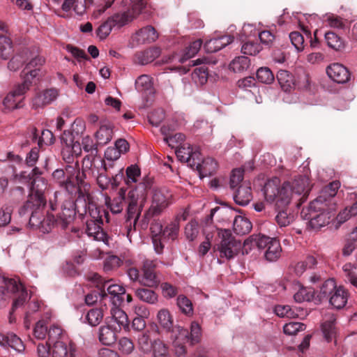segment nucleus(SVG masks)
<instances>
[{
	"mask_svg": "<svg viewBox=\"0 0 357 357\" xmlns=\"http://www.w3.org/2000/svg\"><path fill=\"white\" fill-rule=\"evenodd\" d=\"M280 181L278 177L268 180L264 187V194L268 202H276L279 207L287 206L291 200L300 197L297 202H304L311 190L310 180L305 176L294 179L292 183L285 182L280 186Z\"/></svg>",
	"mask_w": 357,
	"mask_h": 357,
	"instance_id": "f257e3e1",
	"label": "nucleus"
},
{
	"mask_svg": "<svg viewBox=\"0 0 357 357\" xmlns=\"http://www.w3.org/2000/svg\"><path fill=\"white\" fill-rule=\"evenodd\" d=\"M93 281L96 287H100L102 292L105 293L107 301H109L112 307L110 310L112 319L119 324L120 327L128 329L129 320L126 313L120 309L119 306L123 302V296L126 294V289L123 286L115 284L112 280H105L98 273L93 274Z\"/></svg>",
	"mask_w": 357,
	"mask_h": 357,
	"instance_id": "f03ea898",
	"label": "nucleus"
},
{
	"mask_svg": "<svg viewBox=\"0 0 357 357\" xmlns=\"http://www.w3.org/2000/svg\"><path fill=\"white\" fill-rule=\"evenodd\" d=\"M151 187V180L146 179L144 182L139 183L135 188L130 190L128 194V204L124 223L128 236L132 230L136 229L137 222L146 202L147 190Z\"/></svg>",
	"mask_w": 357,
	"mask_h": 357,
	"instance_id": "7ed1b4c3",
	"label": "nucleus"
},
{
	"mask_svg": "<svg viewBox=\"0 0 357 357\" xmlns=\"http://www.w3.org/2000/svg\"><path fill=\"white\" fill-rule=\"evenodd\" d=\"M13 303L10 312V322H13L12 314L28 299V293L24 285L17 278H3L0 280V307L7 305L11 298Z\"/></svg>",
	"mask_w": 357,
	"mask_h": 357,
	"instance_id": "20e7f679",
	"label": "nucleus"
},
{
	"mask_svg": "<svg viewBox=\"0 0 357 357\" xmlns=\"http://www.w3.org/2000/svg\"><path fill=\"white\" fill-rule=\"evenodd\" d=\"M92 167V157L86 155L83 159L82 169L80 172L79 169L78 161L75 162L74 165H68L65 168L66 182L62 181L64 185V190L69 194L75 193L79 188L88 186L84 181L88 176L93 174L91 168Z\"/></svg>",
	"mask_w": 357,
	"mask_h": 357,
	"instance_id": "39448f33",
	"label": "nucleus"
},
{
	"mask_svg": "<svg viewBox=\"0 0 357 357\" xmlns=\"http://www.w3.org/2000/svg\"><path fill=\"white\" fill-rule=\"evenodd\" d=\"M45 206H39L34 201L27 200L20 208L19 213L21 216L29 215V224L31 227L40 229L43 233H48L54 226L55 217L54 215L47 213L45 216L43 209Z\"/></svg>",
	"mask_w": 357,
	"mask_h": 357,
	"instance_id": "423d86ee",
	"label": "nucleus"
},
{
	"mask_svg": "<svg viewBox=\"0 0 357 357\" xmlns=\"http://www.w3.org/2000/svg\"><path fill=\"white\" fill-rule=\"evenodd\" d=\"M301 216L305 220H309L310 225L313 229H320L328 225L331 218V212L328 208L326 198L319 196L310 202L309 206L303 208Z\"/></svg>",
	"mask_w": 357,
	"mask_h": 357,
	"instance_id": "0eeeda50",
	"label": "nucleus"
},
{
	"mask_svg": "<svg viewBox=\"0 0 357 357\" xmlns=\"http://www.w3.org/2000/svg\"><path fill=\"white\" fill-rule=\"evenodd\" d=\"M172 194L166 188H158L154 190L152 204L146 211L141 220V227L146 229L149 220L160 215L162 211L171 204Z\"/></svg>",
	"mask_w": 357,
	"mask_h": 357,
	"instance_id": "6e6552de",
	"label": "nucleus"
},
{
	"mask_svg": "<svg viewBox=\"0 0 357 357\" xmlns=\"http://www.w3.org/2000/svg\"><path fill=\"white\" fill-rule=\"evenodd\" d=\"M89 185L88 186L79 188L75 193H77V197L75 201L73 202V208L81 219H84L86 215L90 218H98V211H101L89 192Z\"/></svg>",
	"mask_w": 357,
	"mask_h": 357,
	"instance_id": "1a4fd4ad",
	"label": "nucleus"
},
{
	"mask_svg": "<svg viewBox=\"0 0 357 357\" xmlns=\"http://www.w3.org/2000/svg\"><path fill=\"white\" fill-rule=\"evenodd\" d=\"M38 357H76L77 347L74 342L56 341L52 350L50 346L39 344L37 348Z\"/></svg>",
	"mask_w": 357,
	"mask_h": 357,
	"instance_id": "9d476101",
	"label": "nucleus"
},
{
	"mask_svg": "<svg viewBox=\"0 0 357 357\" xmlns=\"http://www.w3.org/2000/svg\"><path fill=\"white\" fill-rule=\"evenodd\" d=\"M218 236L221 238L220 243L218 245V250L221 258L229 260L238 255L241 243L235 239L229 229L218 230Z\"/></svg>",
	"mask_w": 357,
	"mask_h": 357,
	"instance_id": "9b49d317",
	"label": "nucleus"
},
{
	"mask_svg": "<svg viewBox=\"0 0 357 357\" xmlns=\"http://www.w3.org/2000/svg\"><path fill=\"white\" fill-rule=\"evenodd\" d=\"M45 63V59L40 56H36L31 59L22 71L21 76L23 83L29 86L36 85L40 80L42 75L40 67Z\"/></svg>",
	"mask_w": 357,
	"mask_h": 357,
	"instance_id": "f8f14e48",
	"label": "nucleus"
},
{
	"mask_svg": "<svg viewBox=\"0 0 357 357\" xmlns=\"http://www.w3.org/2000/svg\"><path fill=\"white\" fill-rule=\"evenodd\" d=\"M157 262L155 260L145 259L142 265V277L139 280L141 284L151 287L156 288L160 284V279L156 274L155 268Z\"/></svg>",
	"mask_w": 357,
	"mask_h": 357,
	"instance_id": "ddd939ff",
	"label": "nucleus"
},
{
	"mask_svg": "<svg viewBox=\"0 0 357 357\" xmlns=\"http://www.w3.org/2000/svg\"><path fill=\"white\" fill-rule=\"evenodd\" d=\"M104 214L107 222H109V213L105 210L98 211V218H90L86 222V232L89 236H93L97 241H103L105 237V233L102 228V215Z\"/></svg>",
	"mask_w": 357,
	"mask_h": 357,
	"instance_id": "4468645a",
	"label": "nucleus"
},
{
	"mask_svg": "<svg viewBox=\"0 0 357 357\" xmlns=\"http://www.w3.org/2000/svg\"><path fill=\"white\" fill-rule=\"evenodd\" d=\"M30 86L22 83L17 85L13 91L9 93L3 100V105L9 110L23 107V96L28 91Z\"/></svg>",
	"mask_w": 357,
	"mask_h": 357,
	"instance_id": "2eb2a0df",
	"label": "nucleus"
},
{
	"mask_svg": "<svg viewBox=\"0 0 357 357\" xmlns=\"http://www.w3.org/2000/svg\"><path fill=\"white\" fill-rule=\"evenodd\" d=\"M170 339L174 347L176 356L185 357L187 350L183 344L185 342H188V331L183 327H176L172 330Z\"/></svg>",
	"mask_w": 357,
	"mask_h": 357,
	"instance_id": "dca6fc26",
	"label": "nucleus"
},
{
	"mask_svg": "<svg viewBox=\"0 0 357 357\" xmlns=\"http://www.w3.org/2000/svg\"><path fill=\"white\" fill-rule=\"evenodd\" d=\"M47 189V181L43 178H33L31 181L30 194L28 200L36 202L39 206L46 205V199L44 196L45 190Z\"/></svg>",
	"mask_w": 357,
	"mask_h": 357,
	"instance_id": "f3484780",
	"label": "nucleus"
},
{
	"mask_svg": "<svg viewBox=\"0 0 357 357\" xmlns=\"http://www.w3.org/2000/svg\"><path fill=\"white\" fill-rule=\"evenodd\" d=\"M107 325L102 326L99 329V340L100 342L104 344L110 346L115 343L117 339L116 333L118 331H121V328H123L126 331L123 327H120L118 324L117 327H113L111 324V322L106 319ZM129 331V328L127 330Z\"/></svg>",
	"mask_w": 357,
	"mask_h": 357,
	"instance_id": "a211bd4d",
	"label": "nucleus"
},
{
	"mask_svg": "<svg viewBox=\"0 0 357 357\" xmlns=\"http://www.w3.org/2000/svg\"><path fill=\"white\" fill-rule=\"evenodd\" d=\"M328 76L334 82L339 84L347 82L350 79V73L347 68L339 63H334L326 68Z\"/></svg>",
	"mask_w": 357,
	"mask_h": 357,
	"instance_id": "6ab92c4d",
	"label": "nucleus"
},
{
	"mask_svg": "<svg viewBox=\"0 0 357 357\" xmlns=\"http://www.w3.org/2000/svg\"><path fill=\"white\" fill-rule=\"evenodd\" d=\"M77 213L73 208V202H66L61 208V212L55 218L54 225L66 229L74 220Z\"/></svg>",
	"mask_w": 357,
	"mask_h": 357,
	"instance_id": "aec40b11",
	"label": "nucleus"
},
{
	"mask_svg": "<svg viewBox=\"0 0 357 357\" xmlns=\"http://www.w3.org/2000/svg\"><path fill=\"white\" fill-rule=\"evenodd\" d=\"M233 191L234 199L238 205L245 206L252 199V189L249 183H243Z\"/></svg>",
	"mask_w": 357,
	"mask_h": 357,
	"instance_id": "412c9836",
	"label": "nucleus"
},
{
	"mask_svg": "<svg viewBox=\"0 0 357 357\" xmlns=\"http://www.w3.org/2000/svg\"><path fill=\"white\" fill-rule=\"evenodd\" d=\"M273 238H270L265 235L252 234L245 240L243 246L246 253L248 249L251 250L252 247L256 245L259 249H266L269 244L272 243Z\"/></svg>",
	"mask_w": 357,
	"mask_h": 357,
	"instance_id": "4be33fe9",
	"label": "nucleus"
},
{
	"mask_svg": "<svg viewBox=\"0 0 357 357\" xmlns=\"http://www.w3.org/2000/svg\"><path fill=\"white\" fill-rule=\"evenodd\" d=\"M85 129L84 123L81 120H75L72 124V130H65L61 137V140L62 143L65 144L66 147L72 143L79 137V134L82 133Z\"/></svg>",
	"mask_w": 357,
	"mask_h": 357,
	"instance_id": "5701e85b",
	"label": "nucleus"
},
{
	"mask_svg": "<svg viewBox=\"0 0 357 357\" xmlns=\"http://www.w3.org/2000/svg\"><path fill=\"white\" fill-rule=\"evenodd\" d=\"M59 95L58 90L56 89H49L38 94L32 101L33 107L35 109L43 107L50 104L57 98Z\"/></svg>",
	"mask_w": 357,
	"mask_h": 357,
	"instance_id": "b1692460",
	"label": "nucleus"
},
{
	"mask_svg": "<svg viewBox=\"0 0 357 357\" xmlns=\"http://www.w3.org/2000/svg\"><path fill=\"white\" fill-rule=\"evenodd\" d=\"M0 345L3 347H10L17 351L22 352L25 346L20 337L13 333H8L6 334L0 333Z\"/></svg>",
	"mask_w": 357,
	"mask_h": 357,
	"instance_id": "393cba45",
	"label": "nucleus"
},
{
	"mask_svg": "<svg viewBox=\"0 0 357 357\" xmlns=\"http://www.w3.org/2000/svg\"><path fill=\"white\" fill-rule=\"evenodd\" d=\"M113 135L112 126L108 121H100L99 129L96 132L95 137L97 139V144L105 145L109 143Z\"/></svg>",
	"mask_w": 357,
	"mask_h": 357,
	"instance_id": "a878e982",
	"label": "nucleus"
},
{
	"mask_svg": "<svg viewBox=\"0 0 357 357\" xmlns=\"http://www.w3.org/2000/svg\"><path fill=\"white\" fill-rule=\"evenodd\" d=\"M199 154V151H193L192 148L188 145L181 146L176 151V155L178 159L183 162H187L192 168L195 166V156Z\"/></svg>",
	"mask_w": 357,
	"mask_h": 357,
	"instance_id": "bb28decb",
	"label": "nucleus"
},
{
	"mask_svg": "<svg viewBox=\"0 0 357 357\" xmlns=\"http://www.w3.org/2000/svg\"><path fill=\"white\" fill-rule=\"evenodd\" d=\"M195 167L199 171L201 178L214 174L218 169V163L212 158H206L202 162H196Z\"/></svg>",
	"mask_w": 357,
	"mask_h": 357,
	"instance_id": "cd10ccee",
	"label": "nucleus"
},
{
	"mask_svg": "<svg viewBox=\"0 0 357 357\" xmlns=\"http://www.w3.org/2000/svg\"><path fill=\"white\" fill-rule=\"evenodd\" d=\"M347 299V291L343 287L340 286L336 287L328 301L335 308L341 309L345 306Z\"/></svg>",
	"mask_w": 357,
	"mask_h": 357,
	"instance_id": "c85d7f7f",
	"label": "nucleus"
},
{
	"mask_svg": "<svg viewBox=\"0 0 357 357\" xmlns=\"http://www.w3.org/2000/svg\"><path fill=\"white\" fill-rule=\"evenodd\" d=\"M336 287V282L333 279L325 280L321 284L319 290L315 291V301H328Z\"/></svg>",
	"mask_w": 357,
	"mask_h": 357,
	"instance_id": "c756f323",
	"label": "nucleus"
},
{
	"mask_svg": "<svg viewBox=\"0 0 357 357\" xmlns=\"http://www.w3.org/2000/svg\"><path fill=\"white\" fill-rule=\"evenodd\" d=\"M160 54V50L159 48H149L144 51L136 53L135 55V62L140 65H146L154 61Z\"/></svg>",
	"mask_w": 357,
	"mask_h": 357,
	"instance_id": "7c9ffc66",
	"label": "nucleus"
},
{
	"mask_svg": "<svg viewBox=\"0 0 357 357\" xmlns=\"http://www.w3.org/2000/svg\"><path fill=\"white\" fill-rule=\"evenodd\" d=\"M128 10L124 11L122 13H116L112 17H109L112 20L113 25L118 26L119 27L123 26L128 22L132 20L136 14H138L139 10L137 9L132 10L131 6H127Z\"/></svg>",
	"mask_w": 357,
	"mask_h": 357,
	"instance_id": "2f4dec72",
	"label": "nucleus"
},
{
	"mask_svg": "<svg viewBox=\"0 0 357 357\" xmlns=\"http://www.w3.org/2000/svg\"><path fill=\"white\" fill-rule=\"evenodd\" d=\"M234 40V37L231 36H223L218 38H213L208 40L204 47L208 52H215L224 48L227 45L231 43Z\"/></svg>",
	"mask_w": 357,
	"mask_h": 357,
	"instance_id": "473e14b6",
	"label": "nucleus"
},
{
	"mask_svg": "<svg viewBox=\"0 0 357 357\" xmlns=\"http://www.w3.org/2000/svg\"><path fill=\"white\" fill-rule=\"evenodd\" d=\"M151 335L150 331H144L137 337V348L144 354H150L154 348L155 340H151Z\"/></svg>",
	"mask_w": 357,
	"mask_h": 357,
	"instance_id": "72a5a7b5",
	"label": "nucleus"
},
{
	"mask_svg": "<svg viewBox=\"0 0 357 357\" xmlns=\"http://www.w3.org/2000/svg\"><path fill=\"white\" fill-rule=\"evenodd\" d=\"M251 222L245 217L236 215L233 222L234 231L238 235L248 234L252 229Z\"/></svg>",
	"mask_w": 357,
	"mask_h": 357,
	"instance_id": "f704fd0d",
	"label": "nucleus"
},
{
	"mask_svg": "<svg viewBox=\"0 0 357 357\" xmlns=\"http://www.w3.org/2000/svg\"><path fill=\"white\" fill-rule=\"evenodd\" d=\"M157 317L160 326L167 332H169L170 335L174 328L180 327L179 326H174L173 317L168 310H160L158 313Z\"/></svg>",
	"mask_w": 357,
	"mask_h": 357,
	"instance_id": "c9c22d12",
	"label": "nucleus"
},
{
	"mask_svg": "<svg viewBox=\"0 0 357 357\" xmlns=\"http://www.w3.org/2000/svg\"><path fill=\"white\" fill-rule=\"evenodd\" d=\"M136 36L137 42L141 43H152L158 37L155 29L151 26L141 29L136 33Z\"/></svg>",
	"mask_w": 357,
	"mask_h": 357,
	"instance_id": "e433bc0d",
	"label": "nucleus"
},
{
	"mask_svg": "<svg viewBox=\"0 0 357 357\" xmlns=\"http://www.w3.org/2000/svg\"><path fill=\"white\" fill-rule=\"evenodd\" d=\"M277 79L284 91H290L294 85V77L287 70H280L277 74Z\"/></svg>",
	"mask_w": 357,
	"mask_h": 357,
	"instance_id": "4c0bfd02",
	"label": "nucleus"
},
{
	"mask_svg": "<svg viewBox=\"0 0 357 357\" xmlns=\"http://www.w3.org/2000/svg\"><path fill=\"white\" fill-rule=\"evenodd\" d=\"M105 309H106V306L89 310L85 316L88 324L91 326L99 325L103 319Z\"/></svg>",
	"mask_w": 357,
	"mask_h": 357,
	"instance_id": "58836bf2",
	"label": "nucleus"
},
{
	"mask_svg": "<svg viewBox=\"0 0 357 357\" xmlns=\"http://www.w3.org/2000/svg\"><path fill=\"white\" fill-rule=\"evenodd\" d=\"M125 191L121 188L119 192V196L111 200L109 198L106 199V204L109 208L111 212L114 214L121 213L124 207Z\"/></svg>",
	"mask_w": 357,
	"mask_h": 357,
	"instance_id": "ea45409f",
	"label": "nucleus"
},
{
	"mask_svg": "<svg viewBox=\"0 0 357 357\" xmlns=\"http://www.w3.org/2000/svg\"><path fill=\"white\" fill-rule=\"evenodd\" d=\"M282 251L280 241L275 238L266 249L264 257L267 261H276L280 257Z\"/></svg>",
	"mask_w": 357,
	"mask_h": 357,
	"instance_id": "a19ab883",
	"label": "nucleus"
},
{
	"mask_svg": "<svg viewBox=\"0 0 357 357\" xmlns=\"http://www.w3.org/2000/svg\"><path fill=\"white\" fill-rule=\"evenodd\" d=\"M325 40L329 47L336 51H341L344 47V43L342 38L333 31H328L324 34Z\"/></svg>",
	"mask_w": 357,
	"mask_h": 357,
	"instance_id": "79ce46f5",
	"label": "nucleus"
},
{
	"mask_svg": "<svg viewBox=\"0 0 357 357\" xmlns=\"http://www.w3.org/2000/svg\"><path fill=\"white\" fill-rule=\"evenodd\" d=\"M13 52V46L11 39L5 36L0 35V58L6 60Z\"/></svg>",
	"mask_w": 357,
	"mask_h": 357,
	"instance_id": "37998d69",
	"label": "nucleus"
},
{
	"mask_svg": "<svg viewBox=\"0 0 357 357\" xmlns=\"http://www.w3.org/2000/svg\"><path fill=\"white\" fill-rule=\"evenodd\" d=\"M135 296L142 301L149 304H154L158 301L157 294L148 288H139L135 291Z\"/></svg>",
	"mask_w": 357,
	"mask_h": 357,
	"instance_id": "c03bdc74",
	"label": "nucleus"
},
{
	"mask_svg": "<svg viewBox=\"0 0 357 357\" xmlns=\"http://www.w3.org/2000/svg\"><path fill=\"white\" fill-rule=\"evenodd\" d=\"M277 208L278 209V213L275 217V220L277 223L280 227H286L289 225L294 219V216L288 212L287 206L284 207H279L275 204Z\"/></svg>",
	"mask_w": 357,
	"mask_h": 357,
	"instance_id": "a18cd8bd",
	"label": "nucleus"
},
{
	"mask_svg": "<svg viewBox=\"0 0 357 357\" xmlns=\"http://www.w3.org/2000/svg\"><path fill=\"white\" fill-rule=\"evenodd\" d=\"M97 290H94L91 291V293H89L85 296V302L87 305H93L95 303L98 301V300L100 298V301L101 303H104V306H106V302H107V295L105 293L102 292L101 288L100 287H96Z\"/></svg>",
	"mask_w": 357,
	"mask_h": 357,
	"instance_id": "49530a36",
	"label": "nucleus"
},
{
	"mask_svg": "<svg viewBox=\"0 0 357 357\" xmlns=\"http://www.w3.org/2000/svg\"><path fill=\"white\" fill-rule=\"evenodd\" d=\"M136 312L139 316L133 319L132 327L135 331H141L146 327V322L143 319V317L147 316L149 314V312L145 309V307H139L138 310L136 309Z\"/></svg>",
	"mask_w": 357,
	"mask_h": 357,
	"instance_id": "de8ad7c7",
	"label": "nucleus"
},
{
	"mask_svg": "<svg viewBox=\"0 0 357 357\" xmlns=\"http://www.w3.org/2000/svg\"><path fill=\"white\" fill-rule=\"evenodd\" d=\"M250 66V59L247 56L236 57L229 64V68L235 73L247 70Z\"/></svg>",
	"mask_w": 357,
	"mask_h": 357,
	"instance_id": "09e8293b",
	"label": "nucleus"
},
{
	"mask_svg": "<svg viewBox=\"0 0 357 357\" xmlns=\"http://www.w3.org/2000/svg\"><path fill=\"white\" fill-rule=\"evenodd\" d=\"M340 185L339 181H333L322 189L319 196H324L326 199V203H328L330 199L335 196Z\"/></svg>",
	"mask_w": 357,
	"mask_h": 357,
	"instance_id": "8fccbe9b",
	"label": "nucleus"
},
{
	"mask_svg": "<svg viewBox=\"0 0 357 357\" xmlns=\"http://www.w3.org/2000/svg\"><path fill=\"white\" fill-rule=\"evenodd\" d=\"M151 351L152 357H171L168 347L160 339H155L154 348Z\"/></svg>",
	"mask_w": 357,
	"mask_h": 357,
	"instance_id": "3c124183",
	"label": "nucleus"
},
{
	"mask_svg": "<svg viewBox=\"0 0 357 357\" xmlns=\"http://www.w3.org/2000/svg\"><path fill=\"white\" fill-rule=\"evenodd\" d=\"M202 45V41L200 39L191 43L190 45L185 48L183 56L179 59L180 62L183 63L185 60L194 56L201 48Z\"/></svg>",
	"mask_w": 357,
	"mask_h": 357,
	"instance_id": "603ef678",
	"label": "nucleus"
},
{
	"mask_svg": "<svg viewBox=\"0 0 357 357\" xmlns=\"http://www.w3.org/2000/svg\"><path fill=\"white\" fill-rule=\"evenodd\" d=\"M294 298L298 303L315 301V291L307 288H301L294 294Z\"/></svg>",
	"mask_w": 357,
	"mask_h": 357,
	"instance_id": "864d4df0",
	"label": "nucleus"
},
{
	"mask_svg": "<svg viewBox=\"0 0 357 357\" xmlns=\"http://www.w3.org/2000/svg\"><path fill=\"white\" fill-rule=\"evenodd\" d=\"M82 149L85 152L90 153L87 155H91L92 157L93 163L95 156L98 153L97 145L94 144L93 139L89 135L82 138Z\"/></svg>",
	"mask_w": 357,
	"mask_h": 357,
	"instance_id": "5fc2aeb1",
	"label": "nucleus"
},
{
	"mask_svg": "<svg viewBox=\"0 0 357 357\" xmlns=\"http://www.w3.org/2000/svg\"><path fill=\"white\" fill-rule=\"evenodd\" d=\"M335 319L326 321L322 324L321 328L325 339L330 342L335 336L336 330L335 326Z\"/></svg>",
	"mask_w": 357,
	"mask_h": 357,
	"instance_id": "6e6d98bb",
	"label": "nucleus"
},
{
	"mask_svg": "<svg viewBox=\"0 0 357 357\" xmlns=\"http://www.w3.org/2000/svg\"><path fill=\"white\" fill-rule=\"evenodd\" d=\"M202 328L197 321H192L190 326V333H188V341L191 344H195L200 342Z\"/></svg>",
	"mask_w": 357,
	"mask_h": 357,
	"instance_id": "4d7b16f0",
	"label": "nucleus"
},
{
	"mask_svg": "<svg viewBox=\"0 0 357 357\" xmlns=\"http://www.w3.org/2000/svg\"><path fill=\"white\" fill-rule=\"evenodd\" d=\"M178 221L174 220L163 229L162 237L164 238H170L172 240H174L178 236Z\"/></svg>",
	"mask_w": 357,
	"mask_h": 357,
	"instance_id": "13d9d810",
	"label": "nucleus"
},
{
	"mask_svg": "<svg viewBox=\"0 0 357 357\" xmlns=\"http://www.w3.org/2000/svg\"><path fill=\"white\" fill-rule=\"evenodd\" d=\"M257 78L261 83L271 84L274 80V75L268 68L261 67L257 72Z\"/></svg>",
	"mask_w": 357,
	"mask_h": 357,
	"instance_id": "bf43d9fd",
	"label": "nucleus"
},
{
	"mask_svg": "<svg viewBox=\"0 0 357 357\" xmlns=\"http://www.w3.org/2000/svg\"><path fill=\"white\" fill-rule=\"evenodd\" d=\"M177 305L181 312L187 315H190L193 312L192 302L190 299L183 295H180L178 296Z\"/></svg>",
	"mask_w": 357,
	"mask_h": 357,
	"instance_id": "052dcab7",
	"label": "nucleus"
},
{
	"mask_svg": "<svg viewBox=\"0 0 357 357\" xmlns=\"http://www.w3.org/2000/svg\"><path fill=\"white\" fill-rule=\"evenodd\" d=\"M243 173L242 169H235L232 171L229 181V187L232 190L243 183Z\"/></svg>",
	"mask_w": 357,
	"mask_h": 357,
	"instance_id": "680f3d73",
	"label": "nucleus"
},
{
	"mask_svg": "<svg viewBox=\"0 0 357 357\" xmlns=\"http://www.w3.org/2000/svg\"><path fill=\"white\" fill-rule=\"evenodd\" d=\"M97 184L102 190L107 189L112 183L111 175L101 169L98 170L96 176Z\"/></svg>",
	"mask_w": 357,
	"mask_h": 357,
	"instance_id": "e2e57ef3",
	"label": "nucleus"
},
{
	"mask_svg": "<svg viewBox=\"0 0 357 357\" xmlns=\"http://www.w3.org/2000/svg\"><path fill=\"white\" fill-rule=\"evenodd\" d=\"M199 234V225L196 220H191L185 227V234L189 241H194Z\"/></svg>",
	"mask_w": 357,
	"mask_h": 357,
	"instance_id": "0e129e2a",
	"label": "nucleus"
},
{
	"mask_svg": "<svg viewBox=\"0 0 357 357\" xmlns=\"http://www.w3.org/2000/svg\"><path fill=\"white\" fill-rule=\"evenodd\" d=\"M118 349L122 354L128 355L133 351L135 345L130 339L123 337L118 342Z\"/></svg>",
	"mask_w": 357,
	"mask_h": 357,
	"instance_id": "69168bd1",
	"label": "nucleus"
},
{
	"mask_svg": "<svg viewBox=\"0 0 357 357\" xmlns=\"http://www.w3.org/2000/svg\"><path fill=\"white\" fill-rule=\"evenodd\" d=\"M126 183L130 185L137 182V178L140 176V169L137 165H131L126 169Z\"/></svg>",
	"mask_w": 357,
	"mask_h": 357,
	"instance_id": "338daca9",
	"label": "nucleus"
},
{
	"mask_svg": "<svg viewBox=\"0 0 357 357\" xmlns=\"http://www.w3.org/2000/svg\"><path fill=\"white\" fill-rule=\"evenodd\" d=\"M305 326L301 322H290L286 324L283 327V331L289 335H296L298 332L304 331Z\"/></svg>",
	"mask_w": 357,
	"mask_h": 357,
	"instance_id": "774afa93",
	"label": "nucleus"
}]
</instances>
